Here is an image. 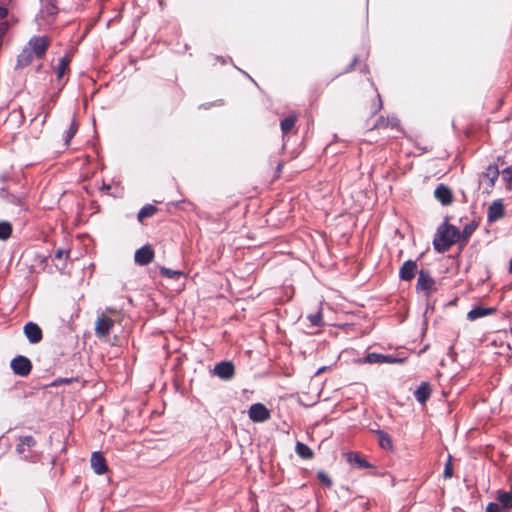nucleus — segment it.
Returning <instances> with one entry per match:
<instances>
[{"instance_id":"obj_1","label":"nucleus","mask_w":512,"mask_h":512,"mask_svg":"<svg viewBox=\"0 0 512 512\" xmlns=\"http://www.w3.org/2000/svg\"><path fill=\"white\" fill-rule=\"evenodd\" d=\"M461 240V232L453 225L443 223L437 229L433 245L437 252H446L452 245Z\"/></svg>"},{"instance_id":"obj_2","label":"nucleus","mask_w":512,"mask_h":512,"mask_svg":"<svg viewBox=\"0 0 512 512\" xmlns=\"http://www.w3.org/2000/svg\"><path fill=\"white\" fill-rule=\"evenodd\" d=\"M10 367L15 375L26 377L32 370V363L27 357L19 355L11 360Z\"/></svg>"},{"instance_id":"obj_3","label":"nucleus","mask_w":512,"mask_h":512,"mask_svg":"<svg viewBox=\"0 0 512 512\" xmlns=\"http://www.w3.org/2000/svg\"><path fill=\"white\" fill-rule=\"evenodd\" d=\"M36 444L35 439L32 436H21L19 437V443L16 446V452L24 459L29 461H35L34 454L31 453L30 449Z\"/></svg>"},{"instance_id":"obj_4","label":"nucleus","mask_w":512,"mask_h":512,"mask_svg":"<svg viewBox=\"0 0 512 512\" xmlns=\"http://www.w3.org/2000/svg\"><path fill=\"white\" fill-rule=\"evenodd\" d=\"M114 327V320L105 313L98 315L95 321V334L98 338L107 337Z\"/></svg>"},{"instance_id":"obj_5","label":"nucleus","mask_w":512,"mask_h":512,"mask_svg":"<svg viewBox=\"0 0 512 512\" xmlns=\"http://www.w3.org/2000/svg\"><path fill=\"white\" fill-rule=\"evenodd\" d=\"M49 44V38L46 36H34L29 40L27 48H31L37 58H42L46 54Z\"/></svg>"},{"instance_id":"obj_6","label":"nucleus","mask_w":512,"mask_h":512,"mask_svg":"<svg viewBox=\"0 0 512 512\" xmlns=\"http://www.w3.org/2000/svg\"><path fill=\"white\" fill-rule=\"evenodd\" d=\"M402 360L392 355H384L375 352L368 353L359 363L367 364H393L401 362Z\"/></svg>"},{"instance_id":"obj_7","label":"nucleus","mask_w":512,"mask_h":512,"mask_svg":"<svg viewBox=\"0 0 512 512\" xmlns=\"http://www.w3.org/2000/svg\"><path fill=\"white\" fill-rule=\"evenodd\" d=\"M248 415L253 422L261 423L270 418V411L263 404L255 403L250 406Z\"/></svg>"},{"instance_id":"obj_8","label":"nucleus","mask_w":512,"mask_h":512,"mask_svg":"<svg viewBox=\"0 0 512 512\" xmlns=\"http://www.w3.org/2000/svg\"><path fill=\"white\" fill-rule=\"evenodd\" d=\"M505 209L501 199L494 200L488 207L487 221L494 223L504 217Z\"/></svg>"},{"instance_id":"obj_9","label":"nucleus","mask_w":512,"mask_h":512,"mask_svg":"<svg viewBox=\"0 0 512 512\" xmlns=\"http://www.w3.org/2000/svg\"><path fill=\"white\" fill-rule=\"evenodd\" d=\"M235 373V367L231 361H222L214 367V374L223 380H230Z\"/></svg>"},{"instance_id":"obj_10","label":"nucleus","mask_w":512,"mask_h":512,"mask_svg":"<svg viewBox=\"0 0 512 512\" xmlns=\"http://www.w3.org/2000/svg\"><path fill=\"white\" fill-rule=\"evenodd\" d=\"M435 280L430 276L429 272L421 270L418 275L417 289L427 294L435 290Z\"/></svg>"},{"instance_id":"obj_11","label":"nucleus","mask_w":512,"mask_h":512,"mask_svg":"<svg viewBox=\"0 0 512 512\" xmlns=\"http://www.w3.org/2000/svg\"><path fill=\"white\" fill-rule=\"evenodd\" d=\"M24 334L31 344H37L42 340L41 328L34 322H28L23 328Z\"/></svg>"},{"instance_id":"obj_12","label":"nucleus","mask_w":512,"mask_h":512,"mask_svg":"<svg viewBox=\"0 0 512 512\" xmlns=\"http://www.w3.org/2000/svg\"><path fill=\"white\" fill-rule=\"evenodd\" d=\"M154 258L153 249L146 245L136 250L134 260L138 265L145 266L152 262Z\"/></svg>"},{"instance_id":"obj_13","label":"nucleus","mask_w":512,"mask_h":512,"mask_svg":"<svg viewBox=\"0 0 512 512\" xmlns=\"http://www.w3.org/2000/svg\"><path fill=\"white\" fill-rule=\"evenodd\" d=\"M499 177V168L495 164H490L480 176V182H487V187L492 188Z\"/></svg>"},{"instance_id":"obj_14","label":"nucleus","mask_w":512,"mask_h":512,"mask_svg":"<svg viewBox=\"0 0 512 512\" xmlns=\"http://www.w3.org/2000/svg\"><path fill=\"white\" fill-rule=\"evenodd\" d=\"M434 196L442 205L445 206L450 205L453 200L452 191L444 184H440L436 187Z\"/></svg>"},{"instance_id":"obj_15","label":"nucleus","mask_w":512,"mask_h":512,"mask_svg":"<svg viewBox=\"0 0 512 512\" xmlns=\"http://www.w3.org/2000/svg\"><path fill=\"white\" fill-rule=\"evenodd\" d=\"M90 462L92 469L98 475H102L108 470L106 460L99 452L92 453Z\"/></svg>"},{"instance_id":"obj_16","label":"nucleus","mask_w":512,"mask_h":512,"mask_svg":"<svg viewBox=\"0 0 512 512\" xmlns=\"http://www.w3.org/2000/svg\"><path fill=\"white\" fill-rule=\"evenodd\" d=\"M417 272V264L415 261L407 260L400 268L399 276L402 280L410 281L414 278Z\"/></svg>"},{"instance_id":"obj_17","label":"nucleus","mask_w":512,"mask_h":512,"mask_svg":"<svg viewBox=\"0 0 512 512\" xmlns=\"http://www.w3.org/2000/svg\"><path fill=\"white\" fill-rule=\"evenodd\" d=\"M347 462L356 468H369L371 464L368 463L358 452H348L344 454Z\"/></svg>"},{"instance_id":"obj_18","label":"nucleus","mask_w":512,"mask_h":512,"mask_svg":"<svg viewBox=\"0 0 512 512\" xmlns=\"http://www.w3.org/2000/svg\"><path fill=\"white\" fill-rule=\"evenodd\" d=\"M431 387L428 382H422L420 386L415 390L414 397L415 399L421 403L424 404L431 395Z\"/></svg>"},{"instance_id":"obj_19","label":"nucleus","mask_w":512,"mask_h":512,"mask_svg":"<svg viewBox=\"0 0 512 512\" xmlns=\"http://www.w3.org/2000/svg\"><path fill=\"white\" fill-rule=\"evenodd\" d=\"M33 56L35 55L32 53L31 48L26 46L17 57L16 68H24L31 64Z\"/></svg>"},{"instance_id":"obj_20","label":"nucleus","mask_w":512,"mask_h":512,"mask_svg":"<svg viewBox=\"0 0 512 512\" xmlns=\"http://www.w3.org/2000/svg\"><path fill=\"white\" fill-rule=\"evenodd\" d=\"M495 311L494 308H483V307H475L472 310H470L467 314V318L470 321H474L478 318L485 317L488 315L493 314Z\"/></svg>"},{"instance_id":"obj_21","label":"nucleus","mask_w":512,"mask_h":512,"mask_svg":"<svg viewBox=\"0 0 512 512\" xmlns=\"http://www.w3.org/2000/svg\"><path fill=\"white\" fill-rule=\"evenodd\" d=\"M398 125H399V121L395 116H388L387 118L380 117L377 120L375 127L376 128H387V127L396 128V127H398Z\"/></svg>"},{"instance_id":"obj_22","label":"nucleus","mask_w":512,"mask_h":512,"mask_svg":"<svg viewBox=\"0 0 512 512\" xmlns=\"http://www.w3.org/2000/svg\"><path fill=\"white\" fill-rule=\"evenodd\" d=\"M296 120H297L296 114H291L288 117L284 118L280 122V128H281L282 133L287 134L290 131H292V129L295 127Z\"/></svg>"},{"instance_id":"obj_23","label":"nucleus","mask_w":512,"mask_h":512,"mask_svg":"<svg viewBox=\"0 0 512 512\" xmlns=\"http://www.w3.org/2000/svg\"><path fill=\"white\" fill-rule=\"evenodd\" d=\"M497 503L502 509H509L512 507V493L500 491L497 496Z\"/></svg>"},{"instance_id":"obj_24","label":"nucleus","mask_w":512,"mask_h":512,"mask_svg":"<svg viewBox=\"0 0 512 512\" xmlns=\"http://www.w3.org/2000/svg\"><path fill=\"white\" fill-rule=\"evenodd\" d=\"M295 452L304 459H310L313 456L312 450L304 443L297 442L295 446Z\"/></svg>"},{"instance_id":"obj_25","label":"nucleus","mask_w":512,"mask_h":512,"mask_svg":"<svg viewBox=\"0 0 512 512\" xmlns=\"http://www.w3.org/2000/svg\"><path fill=\"white\" fill-rule=\"evenodd\" d=\"M157 211V208L154 205L147 204L140 209L138 212L137 218L140 222H142L145 218L153 216Z\"/></svg>"},{"instance_id":"obj_26","label":"nucleus","mask_w":512,"mask_h":512,"mask_svg":"<svg viewBox=\"0 0 512 512\" xmlns=\"http://www.w3.org/2000/svg\"><path fill=\"white\" fill-rule=\"evenodd\" d=\"M77 130H78V123L76 122L75 119H73L70 124V127L68 128V130L66 131L65 136H64V141H65L66 146L70 145L71 139L74 137Z\"/></svg>"},{"instance_id":"obj_27","label":"nucleus","mask_w":512,"mask_h":512,"mask_svg":"<svg viewBox=\"0 0 512 512\" xmlns=\"http://www.w3.org/2000/svg\"><path fill=\"white\" fill-rule=\"evenodd\" d=\"M378 435H379V445L382 448L387 449V450L392 449L393 445H392V440H391L390 436L383 431H379Z\"/></svg>"},{"instance_id":"obj_28","label":"nucleus","mask_w":512,"mask_h":512,"mask_svg":"<svg viewBox=\"0 0 512 512\" xmlns=\"http://www.w3.org/2000/svg\"><path fill=\"white\" fill-rule=\"evenodd\" d=\"M12 233V226L7 221H1L0 222V239L6 240L10 237Z\"/></svg>"},{"instance_id":"obj_29","label":"nucleus","mask_w":512,"mask_h":512,"mask_svg":"<svg viewBox=\"0 0 512 512\" xmlns=\"http://www.w3.org/2000/svg\"><path fill=\"white\" fill-rule=\"evenodd\" d=\"M68 64H69V61L66 57H63L59 60V63L55 69V72H56L58 78H61L65 74V72L68 68Z\"/></svg>"},{"instance_id":"obj_30","label":"nucleus","mask_w":512,"mask_h":512,"mask_svg":"<svg viewBox=\"0 0 512 512\" xmlns=\"http://www.w3.org/2000/svg\"><path fill=\"white\" fill-rule=\"evenodd\" d=\"M307 318L314 327H320L323 325L322 312L320 310L315 314H310Z\"/></svg>"},{"instance_id":"obj_31","label":"nucleus","mask_w":512,"mask_h":512,"mask_svg":"<svg viewBox=\"0 0 512 512\" xmlns=\"http://www.w3.org/2000/svg\"><path fill=\"white\" fill-rule=\"evenodd\" d=\"M160 273H161L162 276H165V277L170 278V279H175V278H178V277H180L182 275L181 271L171 270V269L166 268V267H161Z\"/></svg>"},{"instance_id":"obj_32","label":"nucleus","mask_w":512,"mask_h":512,"mask_svg":"<svg viewBox=\"0 0 512 512\" xmlns=\"http://www.w3.org/2000/svg\"><path fill=\"white\" fill-rule=\"evenodd\" d=\"M474 230L475 226L473 224L466 225L461 233V240L467 241Z\"/></svg>"},{"instance_id":"obj_33","label":"nucleus","mask_w":512,"mask_h":512,"mask_svg":"<svg viewBox=\"0 0 512 512\" xmlns=\"http://www.w3.org/2000/svg\"><path fill=\"white\" fill-rule=\"evenodd\" d=\"M318 479L322 484H324L327 487H330L332 485L330 477L324 472L318 473Z\"/></svg>"},{"instance_id":"obj_34","label":"nucleus","mask_w":512,"mask_h":512,"mask_svg":"<svg viewBox=\"0 0 512 512\" xmlns=\"http://www.w3.org/2000/svg\"><path fill=\"white\" fill-rule=\"evenodd\" d=\"M502 178L506 182L512 181V165L508 166L502 171Z\"/></svg>"},{"instance_id":"obj_35","label":"nucleus","mask_w":512,"mask_h":512,"mask_svg":"<svg viewBox=\"0 0 512 512\" xmlns=\"http://www.w3.org/2000/svg\"><path fill=\"white\" fill-rule=\"evenodd\" d=\"M443 475L445 478H451L453 475V468H452V464H451L450 460L445 465Z\"/></svg>"},{"instance_id":"obj_36","label":"nucleus","mask_w":512,"mask_h":512,"mask_svg":"<svg viewBox=\"0 0 512 512\" xmlns=\"http://www.w3.org/2000/svg\"><path fill=\"white\" fill-rule=\"evenodd\" d=\"M502 508L498 503H489L486 507V512H501Z\"/></svg>"},{"instance_id":"obj_37","label":"nucleus","mask_w":512,"mask_h":512,"mask_svg":"<svg viewBox=\"0 0 512 512\" xmlns=\"http://www.w3.org/2000/svg\"><path fill=\"white\" fill-rule=\"evenodd\" d=\"M381 107H382V100H381L380 95L378 94L377 101L372 104L371 109H372L373 113H376L381 109Z\"/></svg>"},{"instance_id":"obj_38","label":"nucleus","mask_w":512,"mask_h":512,"mask_svg":"<svg viewBox=\"0 0 512 512\" xmlns=\"http://www.w3.org/2000/svg\"><path fill=\"white\" fill-rule=\"evenodd\" d=\"M8 15V9L0 5V20L6 18Z\"/></svg>"},{"instance_id":"obj_39","label":"nucleus","mask_w":512,"mask_h":512,"mask_svg":"<svg viewBox=\"0 0 512 512\" xmlns=\"http://www.w3.org/2000/svg\"><path fill=\"white\" fill-rule=\"evenodd\" d=\"M56 6L54 4H50L49 6L46 7V11L49 15H53L56 13Z\"/></svg>"},{"instance_id":"obj_40","label":"nucleus","mask_w":512,"mask_h":512,"mask_svg":"<svg viewBox=\"0 0 512 512\" xmlns=\"http://www.w3.org/2000/svg\"><path fill=\"white\" fill-rule=\"evenodd\" d=\"M67 254V252H65V250L63 249H58L56 252H55V258L56 259H62L64 257V255Z\"/></svg>"},{"instance_id":"obj_41","label":"nucleus","mask_w":512,"mask_h":512,"mask_svg":"<svg viewBox=\"0 0 512 512\" xmlns=\"http://www.w3.org/2000/svg\"><path fill=\"white\" fill-rule=\"evenodd\" d=\"M357 61H358V58H357V57H355V58L353 59V61H352L351 65H350V69H352V68L356 65Z\"/></svg>"},{"instance_id":"obj_42","label":"nucleus","mask_w":512,"mask_h":512,"mask_svg":"<svg viewBox=\"0 0 512 512\" xmlns=\"http://www.w3.org/2000/svg\"><path fill=\"white\" fill-rule=\"evenodd\" d=\"M326 370V367H321L318 369V371L316 372V375H320L321 373H323L324 371Z\"/></svg>"},{"instance_id":"obj_43","label":"nucleus","mask_w":512,"mask_h":512,"mask_svg":"<svg viewBox=\"0 0 512 512\" xmlns=\"http://www.w3.org/2000/svg\"><path fill=\"white\" fill-rule=\"evenodd\" d=\"M102 190L104 191H108L110 189V185H107V184H103V186L101 187Z\"/></svg>"},{"instance_id":"obj_44","label":"nucleus","mask_w":512,"mask_h":512,"mask_svg":"<svg viewBox=\"0 0 512 512\" xmlns=\"http://www.w3.org/2000/svg\"><path fill=\"white\" fill-rule=\"evenodd\" d=\"M106 312L112 313V312H114V309L113 308H106Z\"/></svg>"}]
</instances>
